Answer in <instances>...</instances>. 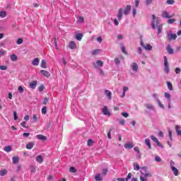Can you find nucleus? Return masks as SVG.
<instances>
[{
    "label": "nucleus",
    "instance_id": "obj_1",
    "mask_svg": "<svg viewBox=\"0 0 181 181\" xmlns=\"http://www.w3.org/2000/svg\"><path fill=\"white\" fill-rule=\"evenodd\" d=\"M163 25L160 24V21H159V18H156L155 15H152V21H151V28L153 30L158 28V35L162 33V28Z\"/></svg>",
    "mask_w": 181,
    "mask_h": 181
},
{
    "label": "nucleus",
    "instance_id": "obj_2",
    "mask_svg": "<svg viewBox=\"0 0 181 181\" xmlns=\"http://www.w3.org/2000/svg\"><path fill=\"white\" fill-rule=\"evenodd\" d=\"M141 173L142 175L140 176V181H147L148 177H152V174L148 170L146 166L141 168Z\"/></svg>",
    "mask_w": 181,
    "mask_h": 181
},
{
    "label": "nucleus",
    "instance_id": "obj_3",
    "mask_svg": "<svg viewBox=\"0 0 181 181\" xmlns=\"http://www.w3.org/2000/svg\"><path fill=\"white\" fill-rule=\"evenodd\" d=\"M129 12H131V5H127L124 9L122 8H119L117 15V19L121 21V19H122V13L127 16V15L129 14Z\"/></svg>",
    "mask_w": 181,
    "mask_h": 181
},
{
    "label": "nucleus",
    "instance_id": "obj_4",
    "mask_svg": "<svg viewBox=\"0 0 181 181\" xmlns=\"http://www.w3.org/2000/svg\"><path fill=\"white\" fill-rule=\"evenodd\" d=\"M144 107L146 108V110H145L146 114H149V111H156L155 106L152 104L145 103Z\"/></svg>",
    "mask_w": 181,
    "mask_h": 181
},
{
    "label": "nucleus",
    "instance_id": "obj_5",
    "mask_svg": "<svg viewBox=\"0 0 181 181\" xmlns=\"http://www.w3.org/2000/svg\"><path fill=\"white\" fill-rule=\"evenodd\" d=\"M164 71L167 74L170 71V69H169V62H168V58L166 57H164Z\"/></svg>",
    "mask_w": 181,
    "mask_h": 181
},
{
    "label": "nucleus",
    "instance_id": "obj_6",
    "mask_svg": "<svg viewBox=\"0 0 181 181\" xmlns=\"http://www.w3.org/2000/svg\"><path fill=\"white\" fill-rule=\"evenodd\" d=\"M93 64L95 69H98V66L103 67V66H104V62L103 61L98 60L96 62V63L93 62Z\"/></svg>",
    "mask_w": 181,
    "mask_h": 181
},
{
    "label": "nucleus",
    "instance_id": "obj_7",
    "mask_svg": "<svg viewBox=\"0 0 181 181\" xmlns=\"http://www.w3.org/2000/svg\"><path fill=\"white\" fill-rule=\"evenodd\" d=\"M168 40H176L177 35L173 33H168L167 34Z\"/></svg>",
    "mask_w": 181,
    "mask_h": 181
},
{
    "label": "nucleus",
    "instance_id": "obj_8",
    "mask_svg": "<svg viewBox=\"0 0 181 181\" xmlns=\"http://www.w3.org/2000/svg\"><path fill=\"white\" fill-rule=\"evenodd\" d=\"M131 68L133 70V71H134L135 73H138V64H136V62H133L132 64L131 65Z\"/></svg>",
    "mask_w": 181,
    "mask_h": 181
},
{
    "label": "nucleus",
    "instance_id": "obj_9",
    "mask_svg": "<svg viewBox=\"0 0 181 181\" xmlns=\"http://www.w3.org/2000/svg\"><path fill=\"white\" fill-rule=\"evenodd\" d=\"M162 18H165L166 19H170L172 18V16L169 15L168 11H163L161 14Z\"/></svg>",
    "mask_w": 181,
    "mask_h": 181
},
{
    "label": "nucleus",
    "instance_id": "obj_10",
    "mask_svg": "<svg viewBox=\"0 0 181 181\" xmlns=\"http://www.w3.org/2000/svg\"><path fill=\"white\" fill-rule=\"evenodd\" d=\"M102 112L104 115H111V113H110V111L108 110V107H107V106H104V108L102 110Z\"/></svg>",
    "mask_w": 181,
    "mask_h": 181
},
{
    "label": "nucleus",
    "instance_id": "obj_11",
    "mask_svg": "<svg viewBox=\"0 0 181 181\" xmlns=\"http://www.w3.org/2000/svg\"><path fill=\"white\" fill-rule=\"evenodd\" d=\"M175 132H177V135L178 136H181V127L180 125H175Z\"/></svg>",
    "mask_w": 181,
    "mask_h": 181
},
{
    "label": "nucleus",
    "instance_id": "obj_12",
    "mask_svg": "<svg viewBox=\"0 0 181 181\" xmlns=\"http://www.w3.org/2000/svg\"><path fill=\"white\" fill-rule=\"evenodd\" d=\"M105 95L107 97L108 100H111V98H112V93L108 90H105Z\"/></svg>",
    "mask_w": 181,
    "mask_h": 181
},
{
    "label": "nucleus",
    "instance_id": "obj_13",
    "mask_svg": "<svg viewBox=\"0 0 181 181\" xmlns=\"http://www.w3.org/2000/svg\"><path fill=\"white\" fill-rule=\"evenodd\" d=\"M134 143L131 142V143H127V144H125L124 145V147L126 148V149H132V148H134Z\"/></svg>",
    "mask_w": 181,
    "mask_h": 181
},
{
    "label": "nucleus",
    "instance_id": "obj_14",
    "mask_svg": "<svg viewBox=\"0 0 181 181\" xmlns=\"http://www.w3.org/2000/svg\"><path fill=\"white\" fill-rule=\"evenodd\" d=\"M37 86V81H33L30 83V88H32L33 90H35V88H36Z\"/></svg>",
    "mask_w": 181,
    "mask_h": 181
},
{
    "label": "nucleus",
    "instance_id": "obj_15",
    "mask_svg": "<svg viewBox=\"0 0 181 181\" xmlns=\"http://www.w3.org/2000/svg\"><path fill=\"white\" fill-rule=\"evenodd\" d=\"M146 145L148 146V149H152V145L151 144V140L149 139H146L144 140Z\"/></svg>",
    "mask_w": 181,
    "mask_h": 181
},
{
    "label": "nucleus",
    "instance_id": "obj_16",
    "mask_svg": "<svg viewBox=\"0 0 181 181\" xmlns=\"http://www.w3.org/2000/svg\"><path fill=\"white\" fill-rule=\"evenodd\" d=\"M40 62V59H39V58H35L33 60L32 64L33 66H39Z\"/></svg>",
    "mask_w": 181,
    "mask_h": 181
},
{
    "label": "nucleus",
    "instance_id": "obj_17",
    "mask_svg": "<svg viewBox=\"0 0 181 181\" xmlns=\"http://www.w3.org/2000/svg\"><path fill=\"white\" fill-rule=\"evenodd\" d=\"M37 139H40V141H47V137H46L45 136H43L42 134H38L37 135Z\"/></svg>",
    "mask_w": 181,
    "mask_h": 181
},
{
    "label": "nucleus",
    "instance_id": "obj_18",
    "mask_svg": "<svg viewBox=\"0 0 181 181\" xmlns=\"http://www.w3.org/2000/svg\"><path fill=\"white\" fill-rule=\"evenodd\" d=\"M166 50H167L168 54H173V53H174L173 49H172V47H170V45L167 46Z\"/></svg>",
    "mask_w": 181,
    "mask_h": 181
},
{
    "label": "nucleus",
    "instance_id": "obj_19",
    "mask_svg": "<svg viewBox=\"0 0 181 181\" xmlns=\"http://www.w3.org/2000/svg\"><path fill=\"white\" fill-rule=\"evenodd\" d=\"M40 73H41V74H43V76L45 77H49L50 76V73L47 71L41 70Z\"/></svg>",
    "mask_w": 181,
    "mask_h": 181
},
{
    "label": "nucleus",
    "instance_id": "obj_20",
    "mask_svg": "<svg viewBox=\"0 0 181 181\" xmlns=\"http://www.w3.org/2000/svg\"><path fill=\"white\" fill-rule=\"evenodd\" d=\"M171 170H173L175 176H179V170H177L176 167H172Z\"/></svg>",
    "mask_w": 181,
    "mask_h": 181
},
{
    "label": "nucleus",
    "instance_id": "obj_21",
    "mask_svg": "<svg viewBox=\"0 0 181 181\" xmlns=\"http://www.w3.org/2000/svg\"><path fill=\"white\" fill-rule=\"evenodd\" d=\"M35 146V143L33 142H30L27 144L25 148L26 149H32Z\"/></svg>",
    "mask_w": 181,
    "mask_h": 181
},
{
    "label": "nucleus",
    "instance_id": "obj_22",
    "mask_svg": "<svg viewBox=\"0 0 181 181\" xmlns=\"http://www.w3.org/2000/svg\"><path fill=\"white\" fill-rule=\"evenodd\" d=\"M13 163L14 165H16V163H19V157L14 156L12 158Z\"/></svg>",
    "mask_w": 181,
    "mask_h": 181
},
{
    "label": "nucleus",
    "instance_id": "obj_23",
    "mask_svg": "<svg viewBox=\"0 0 181 181\" xmlns=\"http://www.w3.org/2000/svg\"><path fill=\"white\" fill-rule=\"evenodd\" d=\"M133 167H134V170H139V169H141V167L139 166V164H138V163H133Z\"/></svg>",
    "mask_w": 181,
    "mask_h": 181
},
{
    "label": "nucleus",
    "instance_id": "obj_24",
    "mask_svg": "<svg viewBox=\"0 0 181 181\" xmlns=\"http://www.w3.org/2000/svg\"><path fill=\"white\" fill-rule=\"evenodd\" d=\"M41 67H42V69H47V65H46V60H45V59L42 60Z\"/></svg>",
    "mask_w": 181,
    "mask_h": 181
},
{
    "label": "nucleus",
    "instance_id": "obj_25",
    "mask_svg": "<svg viewBox=\"0 0 181 181\" xmlns=\"http://www.w3.org/2000/svg\"><path fill=\"white\" fill-rule=\"evenodd\" d=\"M83 39V34L82 33H78L76 35V40H81Z\"/></svg>",
    "mask_w": 181,
    "mask_h": 181
},
{
    "label": "nucleus",
    "instance_id": "obj_26",
    "mask_svg": "<svg viewBox=\"0 0 181 181\" xmlns=\"http://www.w3.org/2000/svg\"><path fill=\"white\" fill-rule=\"evenodd\" d=\"M167 86H168V90H170V91L173 90V86L172 85V83H170V81H167Z\"/></svg>",
    "mask_w": 181,
    "mask_h": 181
},
{
    "label": "nucleus",
    "instance_id": "obj_27",
    "mask_svg": "<svg viewBox=\"0 0 181 181\" xmlns=\"http://www.w3.org/2000/svg\"><path fill=\"white\" fill-rule=\"evenodd\" d=\"M36 160L37 162H38L39 163H42V162H43V157H42V156H37L36 157Z\"/></svg>",
    "mask_w": 181,
    "mask_h": 181
},
{
    "label": "nucleus",
    "instance_id": "obj_28",
    "mask_svg": "<svg viewBox=\"0 0 181 181\" xmlns=\"http://www.w3.org/2000/svg\"><path fill=\"white\" fill-rule=\"evenodd\" d=\"M8 174V170H1L0 171V176H5V175H7Z\"/></svg>",
    "mask_w": 181,
    "mask_h": 181
},
{
    "label": "nucleus",
    "instance_id": "obj_29",
    "mask_svg": "<svg viewBox=\"0 0 181 181\" xmlns=\"http://www.w3.org/2000/svg\"><path fill=\"white\" fill-rule=\"evenodd\" d=\"M157 103L160 108H161L162 110H165V105L162 104V103L160 102V100L158 99V100H157Z\"/></svg>",
    "mask_w": 181,
    "mask_h": 181
},
{
    "label": "nucleus",
    "instance_id": "obj_30",
    "mask_svg": "<svg viewBox=\"0 0 181 181\" xmlns=\"http://www.w3.org/2000/svg\"><path fill=\"white\" fill-rule=\"evenodd\" d=\"M95 180L96 181H101L103 180V177H101V175L97 174L95 177Z\"/></svg>",
    "mask_w": 181,
    "mask_h": 181
},
{
    "label": "nucleus",
    "instance_id": "obj_31",
    "mask_svg": "<svg viewBox=\"0 0 181 181\" xmlns=\"http://www.w3.org/2000/svg\"><path fill=\"white\" fill-rule=\"evenodd\" d=\"M11 60L12 62H16L18 60V57L16 56V54L11 55Z\"/></svg>",
    "mask_w": 181,
    "mask_h": 181
},
{
    "label": "nucleus",
    "instance_id": "obj_32",
    "mask_svg": "<svg viewBox=\"0 0 181 181\" xmlns=\"http://www.w3.org/2000/svg\"><path fill=\"white\" fill-rule=\"evenodd\" d=\"M144 49L146 50H152V45H149V44H146L145 46H144Z\"/></svg>",
    "mask_w": 181,
    "mask_h": 181
},
{
    "label": "nucleus",
    "instance_id": "obj_33",
    "mask_svg": "<svg viewBox=\"0 0 181 181\" xmlns=\"http://www.w3.org/2000/svg\"><path fill=\"white\" fill-rule=\"evenodd\" d=\"M115 64L116 66H119V64H121V60H119V58L115 59Z\"/></svg>",
    "mask_w": 181,
    "mask_h": 181
},
{
    "label": "nucleus",
    "instance_id": "obj_34",
    "mask_svg": "<svg viewBox=\"0 0 181 181\" xmlns=\"http://www.w3.org/2000/svg\"><path fill=\"white\" fill-rule=\"evenodd\" d=\"M69 47L73 49H74V47H76V42L71 41L70 43H69Z\"/></svg>",
    "mask_w": 181,
    "mask_h": 181
},
{
    "label": "nucleus",
    "instance_id": "obj_35",
    "mask_svg": "<svg viewBox=\"0 0 181 181\" xmlns=\"http://www.w3.org/2000/svg\"><path fill=\"white\" fill-rule=\"evenodd\" d=\"M164 95H165V98H167V100H168V101H170V94H169V93H168V92H165V93H164Z\"/></svg>",
    "mask_w": 181,
    "mask_h": 181
},
{
    "label": "nucleus",
    "instance_id": "obj_36",
    "mask_svg": "<svg viewBox=\"0 0 181 181\" xmlns=\"http://www.w3.org/2000/svg\"><path fill=\"white\" fill-rule=\"evenodd\" d=\"M4 151L6 152H11V151H12V147H11V146H7L4 148Z\"/></svg>",
    "mask_w": 181,
    "mask_h": 181
},
{
    "label": "nucleus",
    "instance_id": "obj_37",
    "mask_svg": "<svg viewBox=\"0 0 181 181\" xmlns=\"http://www.w3.org/2000/svg\"><path fill=\"white\" fill-rule=\"evenodd\" d=\"M42 114H47V107L45 106L42 108Z\"/></svg>",
    "mask_w": 181,
    "mask_h": 181
},
{
    "label": "nucleus",
    "instance_id": "obj_38",
    "mask_svg": "<svg viewBox=\"0 0 181 181\" xmlns=\"http://www.w3.org/2000/svg\"><path fill=\"white\" fill-rule=\"evenodd\" d=\"M98 53H100V49H95L91 52L93 56H95V54H98Z\"/></svg>",
    "mask_w": 181,
    "mask_h": 181
},
{
    "label": "nucleus",
    "instance_id": "obj_39",
    "mask_svg": "<svg viewBox=\"0 0 181 181\" xmlns=\"http://www.w3.org/2000/svg\"><path fill=\"white\" fill-rule=\"evenodd\" d=\"M150 138H151V139H152V141L156 142V144L159 141V140H158V138L155 137V136H153V135H151L150 136Z\"/></svg>",
    "mask_w": 181,
    "mask_h": 181
},
{
    "label": "nucleus",
    "instance_id": "obj_40",
    "mask_svg": "<svg viewBox=\"0 0 181 181\" xmlns=\"http://www.w3.org/2000/svg\"><path fill=\"white\" fill-rule=\"evenodd\" d=\"M78 22V23H84V18H83V16H79Z\"/></svg>",
    "mask_w": 181,
    "mask_h": 181
},
{
    "label": "nucleus",
    "instance_id": "obj_41",
    "mask_svg": "<svg viewBox=\"0 0 181 181\" xmlns=\"http://www.w3.org/2000/svg\"><path fill=\"white\" fill-rule=\"evenodd\" d=\"M165 4H167V5H173V4H175V0H167Z\"/></svg>",
    "mask_w": 181,
    "mask_h": 181
},
{
    "label": "nucleus",
    "instance_id": "obj_42",
    "mask_svg": "<svg viewBox=\"0 0 181 181\" xmlns=\"http://www.w3.org/2000/svg\"><path fill=\"white\" fill-rule=\"evenodd\" d=\"M69 171L71 172V173H76L77 172V170L74 167H71L69 168Z\"/></svg>",
    "mask_w": 181,
    "mask_h": 181
},
{
    "label": "nucleus",
    "instance_id": "obj_43",
    "mask_svg": "<svg viewBox=\"0 0 181 181\" xmlns=\"http://www.w3.org/2000/svg\"><path fill=\"white\" fill-rule=\"evenodd\" d=\"M119 124H120V125H125V121L122 119H117Z\"/></svg>",
    "mask_w": 181,
    "mask_h": 181
},
{
    "label": "nucleus",
    "instance_id": "obj_44",
    "mask_svg": "<svg viewBox=\"0 0 181 181\" xmlns=\"http://www.w3.org/2000/svg\"><path fill=\"white\" fill-rule=\"evenodd\" d=\"M30 172L31 173H36V168H35V166L31 165L30 166Z\"/></svg>",
    "mask_w": 181,
    "mask_h": 181
},
{
    "label": "nucleus",
    "instance_id": "obj_45",
    "mask_svg": "<svg viewBox=\"0 0 181 181\" xmlns=\"http://www.w3.org/2000/svg\"><path fill=\"white\" fill-rule=\"evenodd\" d=\"M173 22H176V19L175 18H170L168 20V23H169L170 25L173 23Z\"/></svg>",
    "mask_w": 181,
    "mask_h": 181
},
{
    "label": "nucleus",
    "instance_id": "obj_46",
    "mask_svg": "<svg viewBox=\"0 0 181 181\" xmlns=\"http://www.w3.org/2000/svg\"><path fill=\"white\" fill-rule=\"evenodd\" d=\"M17 45H22L23 43V40L22 38H18L16 42Z\"/></svg>",
    "mask_w": 181,
    "mask_h": 181
},
{
    "label": "nucleus",
    "instance_id": "obj_47",
    "mask_svg": "<svg viewBox=\"0 0 181 181\" xmlns=\"http://www.w3.org/2000/svg\"><path fill=\"white\" fill-rule=\"evenodd\" d=\"M45 90V86L41 85L38 87V91H40V93H42V91H43Z\"/></svg>",
    "mask_w": 181,
    "mask_h": 181
},
{
    "label": "nucleus",
    "instance_id": "obj_48",
    "mask_svg": "<svg viewBox=\"0 0 181 181\" xmlns=\"http://www.w3.org/2000/svg\"><path fill=\"white\" fill-rule=\"evenodd\" d=\"M1 18H5L6 16V13L5 11H0Z\"/></svg>",
    "mask_w": 181,
    "mask_h": 181
},
{
    "label": "nucleus",
    "instance_id": "obj_49",
    "mask_svg": "<svg viewBox=\"0 0 181 181\" xmlns=\"http://www.w3.org/2000/svg\"><path fill=\"white\" fill-rule=\"evenodd\" d=\"M36 121H37V115H34L33 116L32 122H36Z\"/></svg>",
    "mask_w": 181,
    "mask_h": 181
},
{
    "label": "nucleus",
    "instance_id": "obj_50",
    "mask_svg": "<svg viewBox=\"0 0 181 181\" xmlns=\"http://www.w3.org/2000/svg\"><path fill=\"white\" fill-rule=\"evenodd\" d=\"M131 177H132V173H129L127 175V177H126L125 180L126 181H129V179H131Z\"/></svg>",
    "mask_w": 181,
    "mask_h": 181
},
{
    "label": "nucleus",
    "instance_id": "obj_51",
    "mask_svg": "<svg viewBox=\"0 0 181 181\" xmlns=\"http://www.w3.org/2000/svg\"><path fill=\"white\" fill-rule=\"evenodd\" d=\"M152 1L153 0H146L145 4L146 6H148V5H151L152 4Z\"/></svg>",
    "mask_w": 181,
    "mask_h": 181
},
{
    "label": "nucleus",
    "instance_id": "obj_52",
    "mask_svg": "<svg viewBox=\"0 0 181 181\" xmlns=\"http://www.w3.org/2000/svg\"><path fill=\"white\" fill-rule=\"evenodd\" d=\"M23 91H24L23 88L22 86H19L18 87V92L20 93V94H23Z\"/></svg>",
    "mask_w": 181,
    "mask_h": 181
},
{
    "label": "nucleus",
    "instance_id": "obj_53",
    "mask_svg": "<svg viewBox=\"0 0 181 181\" xmlns=\"http://www.w3.org/2000/svg\"><path fill=\"white\" fill-rule=\"evenodd\" d=\"M122 115L124 118H128V117H129V115L127 112H122Z\"/></svg>",
    "mask_w": 181,
    "mask_h": 181
},
{
    "label": "nucleus",
    "instance_id": "obj_54",
    "mask_svg": "<svg viewBox=\"0 0 181 181\" xmlns=\"http://www.w3.org/2000/svg\"><path fill=\"white\" fill-rule=\"evenodd\" d=\"M155 160H156V162H161L162 159H160V157L157 156L155 157Z\"/></svg>",
    "mask_w": 181,
    "mask_h": 181
},
{
    "label": "nucleus",
    "instance_id": "obj_55",
    "mask_svg": "<svg viewBox=\"0 0 181 181\" xmlns=\"http://www.w3.org/2000/svg\"><path fill=\"white\" fill-rule=\"evenodd\" d=\"M118 40H122L124 39V35L119 34L117 35Z\"/></svg>",
    "mask_w": 181,
    "mask_h": 181
},
{
    "label": "nucleus",
    "instance_id": "obj_56",
    "mask_svg": "<svg viewBox=\"0 0 181 181\" xmlns=\"http://www.w3.org/2000/svg\"><path fill=\"white\" fill-rule=\"evenodd\" d=\"M134 1H135V7L138 8V6H139L140 0H134Z\"/></svg>",
    "mask_w": 181,
    "mask_h": 181
},
{
    "label": "nucleus",
    "instance_id": "obj_57",
    "mask_svg": "<svg viewBox=\"0 0 181 181\" xmlns=\"http://www.w3.org/2000/svg\"><path fill=\"white\" fill-rule=\"evenodd\" d=\"M152 97H153V98L156 100V101L159 100V98H158V95H156V93H153L152 95Z\"/></svg>",
    "mask_w": 181,
    "mask_h": 181
},
{
    "label": "nucleus",
    "instance_id": "obj_58",
    "mask_svg": "<svg viewBox=\"0 0 181 181\" xmlns=\"http://www.w3.org/2000/svg\"><path fill=\"white\" fill-rule=\"evenodd\" d=\"M0 70H8V66H0Z\"/></svg>",
    "mask_w": 181,
    "mask_h": 181
},
{
    "label": "nucleus",
    "instance_id": "obj_59",
    "mask_svg": "<svg viewBox=\"0 0 181 181\" xmlns=\"http://www.w3.org/2000/svg\"><path fill=\"white\" fill-rule=\"evenodd\" d=\"M121 50H122V53H124V54H127V52L125 50V47H122Z\"/></svg>",
    "mask_w": 181,
    "mask_h": 181
},
{
    "label": "nucleus",
    "instance_id": "obj_60",
    "mask_svg": "<svg viewBox=\"0 0 181 181\" xmlns=\"http://www.w3.org/2000/svg\"><path fill=\"white\" fill-rule=\"evenodd\" d=\"M13 117H14L15 121H17L18 120V114L16 113V112H13Z\"/></svg>",
    "mask_w": 181,
    "mask_h": 181
},
{
    "label": "nucleus",
    "instance_id": "obj_61",
    "mask_svg": "<svg viewBox=\"0 0 181 181\" xmlns=\"http://www.w3.org/2000/svg\"><path fill=\"white\" fill-rule=\"evenodd\" d=\"M47 103H49V99L47 98H45L44 101H43V104L45 105H46V104H47Z\"/></svg>",
    "mask_w": 181,
    "mask_h": 181
},
{
    "label": "nucleus",
    "instance_id": "obj_62",
    "mask_svg": "<svg viewBox=\"0 0 181 181\" xmlns=\"http://www.w3.org/2000/svg\"><path fill=\"white\" fill-rule=\"evenodd\" d=\"M93 145V140L92 139H88V146H91Z\"/></svg>",
    "mask_w": 181,
    "mask_h": 181
},
{
    "label": "nucleus",
    "instance_id": "obj_63",
    "mask_svg": "<svg viewBox=\"0 0 181 181\" xmlns=\"http://www.w3.org/2000/svg\"><path fill=\"white\" fill-rule=\"evenodd\" d=\"M180 71H181V70L180 68H178V67L175 68L176 74H180Z\"/></svg>",
    "mask_w": 181,
    "mask_h": 181
},
{
    "label": "nucleus",
    "instance_id": "obj_64",
    "mask_svg": "<svg viewBox=\"0 0 181 181\" xmlns=\"http://www.w3.org/2000/svg\"><path fill=\"white\" fill-rule=\"evenodd\" d=\"M157 144V145L160 147V148H161L162 149H163V145H162V144H160V142H157L156 143Z\"/></svg>",
    "mask_w": 181,
    "mask_h": 181
}]
</instances>
